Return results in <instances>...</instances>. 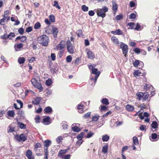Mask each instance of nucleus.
Here are the masks:
<instances>
[{"mask_svg": "<svg viewBox=\"0 0 159 159\" xmlns=\"http://www.w3.org/2000/svg\"><path fill=\"white\" fill-rule=\"evenodd\" d=\"M108 8L105 6H103L102 9L99 8L97 10V13L98 16L104 18L106 16V13L108 11Z\"/></svg>", "mask_w": 159, "mask_h": 159, "instance_id": "f257e3e1", "label": "nucleus"}, {"mask_svg": "<svg viewBox=\"0 0 159 159\" xmlns=\"http://www.w3.org/2000/svg\"><path fill=\"white\" fill-rule=\"evenodd\" d=\"M39 43L43 46H46L49 42V38L45 35H41L38 38Z\"/></svg>", "mask_w": 159, "mask_h": 159, "instance_id": "f03ea898", "label": "nucleus"}, {"mask_svg": "<svg viewBox=\"0 0 159 159\" xmlns=\"http://www.w3.org/2000/svg\"><path fill=\"white\" fill-rule=\"evenodd\" d=\"M66 45L67 52L70 54L74 53L75 47L70 41L67 40L66 42Z\"/></svg>", "mask_w": 159, "mask_h": 159, "instance_id": "7ed1b4c3", "label": "nucleus"}, {"mask_svg": "<svg viewBox=\"0 0 159 159\" xmlns=\"http://www.w3.org/2000/svg\"><path fill=\"white\" fill-rule=\"evenodd\" d=\"M31 82L32 84L35 88L40 90H43V88L41 85V84L38 83L37 80H36L35 79H32L31 80Z\"/></svg>", "mask_w": 159, "mask_h": 159, "instance_id": "20e7f679", "label": "nucleus"}, {"mask_svg": "<svg viewBox=\"0 0 159 159\" xmlns=\"http://www.w3.org/2000/svg\"><path fill=\"white\" fill-rule=\"evenodd\" d=\"M120 47L122 50L123 53L126 57L128 52V46L123 43H121L120 45Z\"/></svg>", "mask_w": 159, "mask_h": 159, "instance_id": "39448f33", "label": "nucleus"}, {"mask_svg": "<svg viewBox=\"0 0 159 159\" xmlns=\"http://www.w3.org/2000/svg\"><path fill=\"white\" fill-rule=\"evenodd\" d=\"M15 138L19 142H24L27 139V136H25L23 134H20L19 136L17 135L15 136Z\"/></svg>", "mask_w": 159, "mask_h": 159, "instance_id": "423d86ee", "label": "nucleus"}, {"mask_svg": "<svg viewBox=\"0 0 159 159\" xmlns=\"http://www.w3.org/2000/svg\"><path fill=\"white\" fill-rule=\"evenodd\" d=\"M3 18L0 20V25H3L5 24V22L6 21H8L10 20V17L7 16V15L6 16L5 15H4L3 16Z\"/></svg>", "mask_w": 159, "mask_h": 159, "instance_id": "0eeeda50", "label": "nucleus"}, {"mask_svg": "<svg viewBox=\"0 0 159 159\" xmlns=\"http://www.w3.org/2000/svg\"><path fill=\"white\" fill-rule=\"evenodd\" d=\"M85 103V102H83V103H81L80 104H79L77 105V109L79 113H82L84 112L83 106L84 104Z\"/></svg>", "mask_w": 159, "mask_h": 159, "instance_id": "6e6552de", "label": "nucleus"}, {"mask_svg": "<svg viewBox=\"0 0 159 159\" xmlns=\"http://www.w3.org/2000/svg\"><path fill=\"white\" fill-rule=\"evenodd\" d=\"M50 119V117L47 116L43 119V123L45 125H48L51 123Z\"/></svg>", "mask_w": 159, "mask_h": 159, "instance_id": "1a4fd4ad", "label": "nucleus"}, {"mask_svg": "<svg viewBox=\"0 0 159 159\" xmlns=\"http://www.w3.org/2000/svg\"><path fill=\"white\" fill-rule=\"evenodd\" d=\"M41 99V97H37L33 99L32 101V103L34 105H38L39 104Z\"/></svg>", "mask_w": 159, "mask_h": 159, "instance_id": "9d476101", "label": "nucleus"}, {"mask_svg": "<svg viewBox=\"0 0 159 159\" xmlns=\"http://www.w3.org/2000/svg\"><path fill=\"white\" fill-rule=\"evenodd\" d=\"M88 58L89 59H93L95 57V55L91 51H88L87 52Z\"/></svg>", "mask_w": 159, "mask_h": 159, "instance_id": "9b49d317", "label": "nucleus"}, {"mask_svg": "<svg viewBox=\"0 0 159 159\" xmlns=\"http://www.w3.org/2000/svg\"><path fill=\"white\" fill-rule=\"evenodd\" d=\"M143 109H140L135 114H134V116H136L137 115H139L140 119L141 120H143V116L141 115V114L143 112Z\"/></svg>", "mask_w": 159, "mask_h": 159, "instance_id": "f8f14e48", "label": "nucleus"}, {"mask_svg": "<svg viewBox=\"0 0 159 159\" xmlns=\"http://www.w3.org/2000/svg\"><path fill=\"white\" fill-rule=\"evenodd\" d=\"M65 47V45L59 43L55 49L56 50H64V48Z\"/></svg>", "mask_w": 159, "mask_h": 159, "instance_id": "ddd939ff", "label": "nucleus"}, {"mask_svg": "<svg viewBox=\"0 0 159 159\" xmlns=\"http://www.w3.org/2000/svg\"><path fill=\"white\" fill-rule=\"evenodd\" d=\"M32 151L30 150L27 151L26 156L28 159H34V158L32 157Z\"/></svg>", "mask_w": 159, "mask_h": 159, "instance_id": "4468645a", "label": "nucleus"}, {"mask_svg": "<svg viewBox=\"0 0 159 159\" xmlns=\"http://www.w3.org/2000/svg\"><path fill=\"white\" fill-rule=\"evenodd\" d=\"M52 111V108L50 107H46L43 110V112L44 113H51Z\"/></svg>", "mask_w": 159, "mask_h": 159, "instance_id": "2eb2a0df", "label": "nucleus"}, {"mask_svg": "<svg viewBox=\"0 0 159 159\" xmlns=\"http://www.w3.org/2000/svg\"><path fill=\"white\" fill-rule=\"evenodd\" d=\"M111 33L114 34L122 35L123 34L122 31L120 29H117L115 31H111Z\"/></svg>", "mask_w": 159, "mask_h": 159, "instance_id": "dca6fc26", "label": "nucleus"}, {"mask_svg": "<svg viewBox=\"0 0 159 159\" xmlns=\"http://www.w3.org/2000/svg\"><path fill=\"white\" fill-rule=\"evenodd\" d=\"M111 40L112 42L116 45H118L119 42L118 39L115 36H112L111 38Z\"/></svg>", "mask_w": 159, "mask_h": 159, "instance_id": "f3484780", "label": "nucleus"}, {"mask_svg": "<svg viewBox=\"0 0 159 159\" xmlns=\"http://www.w3.org/2000/svg\"><path fill=\"white\" fill-rule=\"evenodd\" d=\"M51 143V141L49 140H47L45 141L44 143V145L46 147V148H47V150H48V147L50 146Z\"/></svg>", "mask_w": 159, "mask_h": 159, "instance_id": "a211bd4d", "label": "nucleus"}, {"mask_svg": "<svg viewBox=\"0 0 159 159\" xmlns=\"http://www.w3.org/2000/svg\"><path fill=\"white\" fill-rule=\"evenodd\" d=\"M58 32V30L57 28L55 27L52 28V32L53 34L54 37H56L57 36Z\"/></svg>", "mask_w": 159, "mask_h": 159, "instance_id": "6ab92c4d", "label": "nucleus"}, {"mask_svg": "<svg viewBox=\"0 0 159 159\" xmlns=\"http://www.w3.org/2000/svg\"><path fill=\"white\" fill-rule=\"evenodd\" d=\"M136 95L137 96V99L139 100H140L142 99H143V93L141 92H138L137 93Z\"/></svg>", "mask_w": 159, "mask_h": 159, "instance_id": "aec40b11", "label": "nucleus"}, {"mask_svg": "<svg viewBox=\"0 0 159 159\" xmlns=\"http://www.w3.org/2000/svg\"><path fill=\"white\" fill-rule=\"evenodd\" d=\"M125 108L126 110L129 111H132L134 109L133 106L129 104L126 105Z\"/></svg>", "mask_w": 159, "mask_h": 159, "instance_id": "412c9836", "label": "nucleus"}, {"mask_svg": "<svg viewBox=\"0 0 159 159\" xmlns=\"http://www.w3.org/2000/svg\"><path fill=\"white\" fill-rule=\"evenodd\" d=\"M23 46V44L22 43H20L18 44L17 45H15L14 47L16 51H19L21 48Z\"/></svg>", "mask_w": 159, "mask_h": 159, "instance_id": "4be33fe9", "label": "nucleus"}, {"mask_svg": "<svg viewBox=\"0 0 159 159\" xmlns=\"http://www.w3.org/2000/svg\"><path fill=\"white\" fill-rule=\"evenodd\" d=\"M108 150V145H104L102 147V151L103 153L105 154L107 152Z\"/></svg>", "mask_w": 159, "mask_h": 159, "instance_id": "5701e85b", "label": "nucleus"}, {"mask_svg": "<svg viewBox=\"0 0 159 159\" xmlns=\"http://www.w3.org/2000/svg\"><path fill=\"white\" fill-rule=\"evenodd\" d=\"M141 74V73L139 70H135L133 73L134 76L136 78H137L138 76H139Z\"/></svg>", "mask_w": 159, "mask_h": 159, "instance_id": "b1692460", "label": "nucleus"}, {"mask_svg": "<svg viewBox=\"0 0 159 159\" xmlns=\"http://www.w3.org/2000/svg\"><path fill=\"white\" fill-rule=\"evenodd\" d=\"M7 114L9 116L13 117L15 115V113L13 111H9L7 112Z\"/></svg>", "mask_w": 159, "mask_h": 159, "instance_id": "393cba45", "label": "nucleus"}, {"mask_svg": "<svg viewBox=\"0 0 159 159\" xmlns=\"http://www.w3.org/2000/svg\"><path fill=\"white\" fill-rule=\"evenodd\" d=\"M18 126L21 129H25L26 128L25 125L23 124V123L18 122H17Z\"/></svg>", "mask_w": 159, "mask_h": 159, "instance_id": "a878e982", "label": "nucleus"}, {"mask_svg": "<svg viewBox=\"0 0 159 159\" xmlns=\"http://www.w3.org/2000/svg\"><path fill=\"white\" fill-rule=\"evenodd\" d=\"M139 64H143V63L142 61L140 63L139 61L138 60H135V61L133 62V66L135 67H137Z\"/></svg>", "mask_w": 159, "mask_h": 159, "instance_id": "bb28decb", "label": "nucleus"}, {"mask_svg": "<svg viewBox=\"0 0 159 159\" xmlns=\"http://www.w3.org/2000/svg\"><path fill=\"white\" fill-rule=\"evenodd\" d=\"M109 136L108 135H105L102 136V139L104 142H107L109 140Z\"/></svg>", "mask_w": 159, "mask_h": 159, "instance_id": "cd10ccee", "label": "nucleus"}, {"mask_svg": "<svg viewBox=\"0 0 159 159\" xmlns=\"http://www.w3.org/2000/svg\"><path fill=\"white\" fill-rule=\"evenodd\" d=\"M100 71H99L98 72V73L96 75H95V78H91L90 80H93L94 81V83H96L97 81V78H98V77L99 76L100 74Z\"/></svg>", "mask_w": 159, "mask_h": 159, "instance_id": "c85d7f7f", "label": "nucleus"}, {"mask_svg": "<svg viewBox=\"0 0 159 159\" xmlns=\"http://www.w3.org/2000/svg\"><path fill=\"white\" fill-rule=\"evenodd\" d=\"M118 9V6L117 4L115 2H112V10L113 11L117 10Z\"/></svg>", "mask_w": 159, "mask_h": 159, "instance_id": "c756f323", "label": "nucleus"}, {"mask_svg": "<svg viewBox=\"0 0 159 159\" xmlns=\"http://www.w3.org/2000/svg\"><path fill=\"white\" fill-rule=\"evenodd\" d=\"M143 93V101H145L146 99L148 98L149 95L147 92Z\"/></svg>", "mask_w": 159, "mask_h": 159, "instance_id": "7c9ffc66", "label": "nucleus"}, {"mask_svg": "<svg viewBox=\"0 0 159 159\" xmlns=\"http://www.w3.org/2000/svg\"><path fill=\"white\" fill-rule=\"evenodd\" d=\"M101 102L102 103L105 105H108L109 104V102L107 99L106 98H104L102 99L101 100Z\"/></svg>", "mask_w": 159, "mask_h": 159, "instance_id": "2f4dec72", "label": "nucleus"}, {"mask_svg": "<svg viewBox=\"0 0 159 159\" xmlns=\"http://www.w3.org/2000/svg\"><path fill=\"white\" fill-rule=\"evenodd\" d=\"M133 140L134 144L136 145H137L139 144V141L137 138L136 136H134L133 138Z\"/></svg>", "mask_w": 159, "mask_h": 159, "instance_id": "473e14b6", "label": "nucleus"}, {"mask_svg": "<svg viewBox=\"0 0 159 159\" xmlns=\"http://www.w3.org/2000/svg\"><path fill=\"white\" fill-rule=\"evenodd\" d=\"M151 126L153 128L156 129L158 127V124L156 121H153Z\"/></svg>", "mask_w": 159, "mask_h": 159, "instance_id": "72a5a7b5", "label": "nucleus"}, {"mask_svg": "<svg viewBox=\"0 0 159 159\" xmlns=\"http://www.w3.org/2000/svg\"><path fill=\"white\" fill-rule=\"evenodd\" d=\"M85 135V133L84 132H82L79 134L77 136L78 139H82L84 136Z\"/></svg>", "mask_w": 159, "mask_h": 159, "instance_id": "f704fd0d", "label": "nucleus"}, {"mask_svg": "<svg viewBox=\"0 0 159 159\" xmlns=\"http://www.w3.org/2000/svg\"><path fill=\"white\" fill-rule=\"evenodd\" d=\"M15 36V33L13 32H11L8 35L7 37L10 39H11L13 37H14Z\"/></svg>", "mask_w": 159, "mask_h": 159, "instance_id": "c9c22d12", "label": "nucleus"}, {"mask_svg": "<svg viewBox=\"0 0 159 159\" xmlns=\"http://www.w3.org/2000/svg\"><path fill=\"white\" fill-rule=\"evenodd\" d=\"M25 58L24 57H20L18 59V62L20 64L23 63L25 62Z\"/></svg>", "mask_w": 159, "mask_h": 159, "instance_id": "e433bc0d", "label": "nucleus"}, {"mask_svg": "<svg viewBox=\"0 0 159 159\" xmlns=\"http://www.w3.org/2000/svg\"><path fill=\"white\" fill-rule=\"evenodd\" d=\"M63 139V138L62 136H59L56 139V141L57 143H60Z\"/></svg>", "mask_w": 159, "mask_h": 159, "instance_id": "4c0bfd02", "label": "nucleus"}, {"mask_svg": "<svg viewBox=\"0 0 159 159\" xmlns=\"http://www.w3.org/2000/svg\"><path fill=\"white\" fill-rule=\"evenodd\" d=\"M44 159H48V151L47 148H44Z\"/></svg>", "mask_w": 159, "mask_h": 159, "instance_id": "58836bf2", "label": "nucleus"}, {"mask_svg": "<svg viewBox=\"0 0 159 159\" xmlns=\"http://www.w3.org/2000/svg\"><path fill=\"white\" fill-rule=\"evenodd\" d=\"M81 9L84 11H87L89 10V7L85 5H83L81 6Z\"/></svg>", "mask_w": 159, "mask_h": 159, "instance_id": "ea45409f", "label": "nucleus"}, {"mask_svg": "<svg viewBox=\"0 0 159 159\" xmlns=\"http://www.w3.org/2000/svg\"><path fill=\"white\" fill-rule=\"evenodd\" d=\"M50 21L52 22H54L55 21V17L53 15H51L49 16Z\"/></svg>", "mask_w": 159, "mask_h": 159, "instance_id": "a19ab883", "label": "nucleus"}, {"mask_svg": "<svg viewBox=\"0 0 159 159\" xmlns=\"http://www.w3.org/2000/svg\"><path fill=\"white\" fill-rule=\"evenodd\" d=\"M54 4L53 6L54 7H56L58 9H61V7L59 5L58 2L56 1H54Z\"/></svg>", "mask_w": 159, "mask_h": 159, "instance_id": "79ce46f5", "label": "nucleus"}, {"mask_svg": "<svg viewBox=\"0 0 159 159\" xmlns=\"http://www.w3.org/2000/svg\"><path fill=\"white\" fill-rule=\"evenodd\" d=\"M61 124L63 129H65L67 128L68 125L65 121H63Z\"/></svg>", "mask_w": 159, "mask_h": 159, "instance_id": "37998d69", "label": "nucleus"}, {"mask_svg": "<svg viewBox=\"0 0 159 159\" xmlns=\"http://www.w3.org/2000/svg\"><path fill=\"white\" fill-rule=\"evenodd\" d=\"M41 27V25L39 22H37L34 25V28L35 29H37L40 28Z\"/></svg>", "mask_w": 159, "mask_h": 159, "instance_id": "c03bdc74", "label": "nucleus"}, {"mask_svg": "<svg viewBox=\"0 0 159 159\" xmlns=\"http://www.w3.org/2000/svg\"><path fill=\"white\" fill-rule=\"evenodd\" d=\"M72 129L75 132H78L80 130V129L77 126L73 127L72 128Z\"/></svg>", "mask_w": 159, "mask_h": 159, "instance_id": "a18cd8bd", "label": "nucleus"}, {"mask_svg": "<svg viewBox=\"0 0 159 159\" xmlns=\"http://www.w3.org/2000/svg\"><path fill=\"white\" fill-rule=\"evenodd\" d=\"M123 18V14H120L118 15H117L115 17V19L117 20H119L122 19Z\"/></svg>", "mask_w": 159, "mask_h": 159, "instance_id": "49530a36", "label": "nucleus"}, {"mask_svg": "<svg viewBox=\"0 0 159 159\" xmlns=\"http://www.w3.org/2000/svg\"><path fill=\"white\" fill-rule=\"evenodd\" d=\"M99 116L97 115H96L92 117V121H97L99 119Z\"/></svg>", "mask_w": 159, "mask_h": 159, "instance_id": "de8ad7c7", "label": "nucleus"}, {"mask_svg": "<svg viewBox=\"0 0 159 159\" xmlns=\"http://www.w3.org/2000/svg\"><path fill=\"white\" fill-rule=\"evenodd\" d=\"M52 84V80L51 79H49L46 82V84L47 86H50Z\"/></svg>", "mask_w": 159, "mask_h": 159, "instance_id": "09e8293b", "label": "nucleus"}, {"mask_svg": "<svg viewBox=\"0 0 159 159\" xmlns=\"http://www.w3.org/2000/svg\"><path fill=\"white\" fill-rule=\"evenodd\" d=\"M72 60V57L70 55L67 56L66 57V61L68 62H70Z\"/></svg>", "mask_w": 159, "mask_h": 159, "instance_id": "8fccbe9b", "label": "nucleus"}, {"mask_svg": "<svg viewBox=\"0 0 159 159\" xmlns=\"http://www.w3.org/2000/svg\"><path fill=\"white\" fill-rule=\"evenodd\" d=\"M94 134V133L92 132L91 131H90L87 134L86 137L87 138H89L92 137Z\"/></svg>", "mask_w": 159, "mask_h": 159, "instance_id": "3c124183", "label": "nucleus"}, {"mask_svg": "<svg viewBox=\"0 0 159 159\" xmlns=\"http://www.w3.org/2000/svg\"><path fill=\"white\" fill-rule=\"evenodd\" d=\"M92 73L93 74L96 75L98 73L99 71H98V69L97 68H94L92 69Z\"/></svg>", "mask_w": 159, "mask_h": 159, "instance_id": "603ef678", "label": "nucleus"}, {"mask_svg": "<svg viewBox=\"0 0 159 159\" xmlns=\"http://www.w3.org/2000/svg\"><path fill=\"white\" fill-rule=\"evenodd\" d=\"M41 145L40 143H37L34 146V149L35 151H36V149L38 148H41Z\"/></svg>", "mask_w": 159, "mask_h": 159, "instance_id": "864d4df0", "label": "nucleus"}, {"mask_svg": "<svg viewBox=\"0 0 159 159\" xmlns=\"http://www.w3.org/2000/svg\"><path fill=\"white\" fill-rule=\"evenodd\" d=\"M76 34L78 37H81L82 35V31L81 30H79L76 32Z\"/></svg>", "mask_w": 159, "mask_h": 159, "instance_id": "5fc2aeb1", "label": "nucleus"}, {"mask_svg": "<svg viewBox=\"0 0 159 159\" xmlns=\"http://www.w3.org/2000/svg\"><path fill=\"white\" fill-rule=\"evenodd\" d=\"M65 152H66L64 150H61L59 151V153H58V156L59 157L61 156L63 154L65 153Z\"/></svg>", "mask_w": 159, "mask_h": 159, "instance_id": "6e6d98bb", "label": "nucleus"}, {"mask_svg": "<svg viewBox=\"0 0 159 159\" xmlns=\"http://www.w3.org/2000/svg\"><path fill=\"white\" fill-rule=\"evenodd\" d=\"M157 134L155 133L152 134L151 135V138L153 139H156L157 138Z\"/></svg>", "mask_w": 159, "mask_h": 159, "instance_id": "4d7b16f0", "label": "nucleus"}, {"mask_svg": "<svg viewBox=\"0 0 159 159\" xmlns=\"http://www.w3.org/2000/svg\"><path fill=\"white\" fill-rule=\"evenodd\" d=\"M148 84H146L144 86V89L146 90H148V89H149L150 88H152V86H150L148 87Z\"/></svg>", "mask_w": 159, "mask_h": 159, "instance_id": "13d9d810", "label": "nucleus"}, {"mask_svg": "<svg viewBox=\"0 0 159 159\" xmlns=\"http://www.w3.org/2000/svg\"><path fill=\"white\" fill-rule=\"evenodd\" d=\"M32 30V28L31 27L29 26L26 28V32L28 33L30 32Z\"/></svg>", "mask_w": 159, "mask_h": 159, "instance_id": "bf43d9fd", "label": "nucleus"}, {"mask_svg": "<svg viewBox=\"0 0 159 159\" xmlns=\"http://www.w3.org/2000/svg\"><path fill=\"white\" fill-rule=\"evenodd\" d=\"M64 51L65 50H60L58 53L59 57L61 58L62 57Z\"/></svg>", "mask_w": 159, "mask_h": 159, "instance_id": "052dcab7", "label": "nucleus"}, {"mask_svg": "<svg viewBox=\"0 0 159 159\" xmlns=\"http://www.w3.org/2000/svg\"><path fill=\"white\" fill-rule=\"evenodd\" d=\"M90 112H88L87 113L84 114L83 116L84 118H88L90 116Z\"/></svg>", "mask_w": 159, "mask_h": 159, "instance_id": "680f3d73", "label": "nucleus"}, {"mask_svg": "<svg viewBox=\"0 0 159 159\" xmlns=\"http://www.w3.org/2000/svg\"><path fill=\"white\" fill-rule=\"evenodd\" d=\"M136 18V15L134 13H131L129 16V18L130 19H134Z\"/></svg>", "mask_w": 159, "mask_h": 159, "instance_id": "e2e57ef3", "label": "nucleus"}, {"mask_svg": "<svg viewBox=\"0 0 159 159\" xmlns=\"http://www.w3.org/2000/svg\"><path fill=\"white\" fill-rule=\"evenodd\" d=\"M8 35L7 34H5L3 35H2L1 37V38L2 39H6L8 38V37H7Z\"/></svg>", "mask_w": 159, "mask_h": 159, "instance_id": "0e129e2a", "label": "nucleus"}, {"mask_svg": "<svg viewBox=\"0 0 159 159\" xmlns=\"http://www.w3.org/2000/svg\"><path fill=\"white\" fill-rule=\"evenodd\" d=\"M16 101L20 105V108H22L23 106V103L22 102L21 100H17Z\"/></svg>", "mask_w": 159, "mask_h": 159, "instance_id": "69168bd1", "label": "nucleus"}, {"mask_svg": "<svg viewBox=\"0 0 159 159\" xmlns=\"http://www.w3.org/2000/svg\"><path fill=\"white\" fill-rule=\"evenodd\" d=\"M89 15L90 16H93L95 14V12L91 10L89 12Z\"/></svg>", "mask_w": 159, "mask_h": 159, "instance_id": "338daca9", "label": "nucleus"}, {"mask_svg": "<svg viewBox=\"0 0 159 159\" xmlns=\"http://www.w3.org/2000/svg\"><path fill=\"white\" fill-rule=\"evenodd\" d=\"M130 7H134L135 6V3L133 1H131L129 3Z\"/></svg>", "mask_w": 159, "mask_h": 159, "instance_id": "774afa93", "label": "nucleus"}]
</instances>
